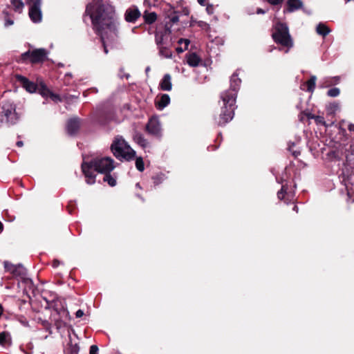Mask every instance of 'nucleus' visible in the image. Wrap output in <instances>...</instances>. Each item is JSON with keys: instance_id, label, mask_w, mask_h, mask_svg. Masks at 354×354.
I'll return each instance as SVG.
<instances>
[{"instance_id": "nucleus-32", "label": "nucleus", "mask_w": 354, "mask_h": 354, "mask_svg": "<svg viewBox=\"0 0 354 354\" xmlns=\"http://www.w3.org/2000/svg\"><path fill=\"white\" fill-rule=\"evenodd\" d=\"M16 268H17V270H16L15 272H12L13 274L16 276H22L26 274V269L23 266L19 264L16 266Z\"/></svg>"}, {"instance_id": "nucleus-17", "label": "nucleus", "mask_w": 354, "mask_h": 354, "mask_svg": "<svg viewBox=\"0 0 354 354\" xmlns=\"http://www.w3.org/2000/svg\"><path fill=\"white\" fill-rule=\"evenodd\" d=\"M302 6L303 3L301 0H288L286 10L289 12H292L300 9Z\"/></svg>"}, {"instance_id": "nucleus-21", "label": "nucleus", "mask_w": 354, "mask_h": 354, "mask_svg": "<svg viewBox=\"0 0 354 354\" xmlns=\"http://www.w3.org/2000/svg\"><path fill=\"white\" fill-rule=\"evenodd\" d=\"M317 77L315 75H311L309 80L304 84L306 86V91L313 93L315 88Z\"/></svg>"}, {"instance_id": "nucleus-43", "label": "nucleus", "mask_w": 354, "mask_h": 354, "mask_svg": "<svg viewBox=\"0 0 354 354\" xmlns=\"http://www.w3.org/2000/svg\"><path fill=\"white\" fill-rule=\"evenodd\" d=\"M265 12H266L261 8H258L257 10V14H264Z\"/></svg>"}, {"instance_id": "nucleus-51", "label": "nucleus", "mask_w": 354, "mask_h": 354, "mask_svg": "<svg viewBox=\"0 0 354 354\" xmlns=\"http://www.w3.org/2000/svg\"><path fill=\"white\" fill-rule=\"evenodd\" d=\"M149 70H150L149 67H147V68H146V72H148Z\"/></svg>"}, {"instance_id": "nucleus-6", "label": "nucleus", "mask_w": 354, "mask_h": 354, "mask_svg": "<svg viewBox=\"0 0 354 354\" xmlns=\"http://www.w3.org/2000/svg\"><path fill=\"white\" fill-rule=\"evenodd\" d=\"M48 51L45 48H37L28 50L21 54V60L24 62H29L31 64L42 63L47 59Z\"/></svg>"}, {"instance_id": "nucleus-39", "label": "nucleus", "mask_w": 354, "mask_h": 354, "mask_svg": "<svg viewBox=\"0 0 354 354\" xmlns=\"http://www.w3.org/2000/svg\"><path fill=\"white\" fill-rule=\"evenodd\" d=\"M90 354H97L98 353V347L96 345H92L90 347Z\"/></svg>"}, {"instance_id": "nucleus-33", "label": "nucleus", "mask_w": 354, "mask_h": 354, "mask_svg": "<svg viewBox=\"0 0 354 354\" xmlns=\"http://www.w3.org/2000/svg\"><path fill=\"white\" fill-rule=\"evenodd\" d=\"M4 267H5V269L7 270V271H9L11 273L12 272H16V270H17V268H16V266L15 265H13L12 263H10L7 261H5L4 262Z\"/></svg>"}, {"instance_id": "nucleus-50", "label": "nucleus", "mask_w": 354, "mask_h": 354, "mask_svg": "<svg viewBox=\"0 0 354 354\" xmlns=\"http://www.w3.org/2000/svg\"><path fill=\"white\" fill-rule=\"evenodd\" d=\"M292 153L295 157H297L299 154V152L294 151Z\"/></svg>"}, {"instance_id": "nucleus-12", "label": "nucleus", "mask_w": 354, "mask_h": 354, "mask_svg": "<svg viewBox=\"0 0 354 354\" xmlns=\"http://www.w3.org/2000/svg\"><path fill=\"white\" fill-rule=\"evenodd\" d=\"M141 15L137 6H132L129 8L124 14V19L127 22H135Z\"/></svg>"}, {"instance_id": "nucleus-38", "label": "nucleus", "mask_w": 354, "mask_h": 354, "mask_svg": "<svg viewBox=\"0 0 354 354\" xmlns=\"http://www.w3.org/2000/svg\"><path fill=\"white\" fill-rule=\"evenodd\" d=\"M339 80V77H334L333 78H326V83L328 84H333V83H337L338 81Z\"/></svg>"}, {"instance_id": "nucleus-30", "label": "nucleus", "mask_w": 354, "mask_h": 354, "mask_svg": "<svg viewBox=\"0 0 354 354\" xmlns=\"http://www.w3.org/2000/svg\"><path fill=\"white\" fill-rule=\"evenodd\" d=\"M136 167L140 171H143L145 169L144 162L142 158H137L136 160Z\"/></svg>"}, {"instance_id": "nucleus-2", "label": "nucleus", "mask_w": 354, "mask_h": 354, "mask_svg": "<svg viewBox=\"0 0 354 354\" xmlns=\"http://www.w3.org/2000/svg\"><path fill=\"white\" fill-rule=\"evenodd\" d=\"M241 80L236 72L230 78V88L221 93L222 102L221 111L216 122L219 126H223L232 120L236 109V99Z\"/></svg>"}, {"instance_id": "nucleus-44", "label": "nucleus", "mask_w": 354, "mask_h": 354, "mask_svg": "<svg viewBox=\"0 0 354 354\" xmlns=\"http://www.w3.org/2000/svg\"><path fill=\"white\" fill-rule=\"evenodd\" d=\"M348 129L351 131H354V124H350L348 125Z\"/></svg>"}, {"instance_id": "nucleus-23", "label": "nucleus", "mask_w": 354, "mask_h": 354, "mask_svg": "<svg viewBox=\"0 0 354 354\" xmlns=\"http://www.w3.org/2000/svg\"><path fill=\"white\" fill-rule=\"evenodd\" d=\"M10 343V335L7 333H1L0 334V344L6 347L7 346H9Z\"/></svg>"}, {"instance_id": "nucleus-26", "label": "nucleus", "mask_w": 354, "mask_h": 354, "mask_svg": "<svg viewBox=\"0 0 354 354\" xmlns=\"http://www.w3.org/2000/svg\"><path fill=\"white\" fill-rule=\"evenodd\" d=\"M104 182H106L111 187H114L116 185V178L113 177L109 174H105V176L103 178Z\"/></svg>"}, {"instance_id": "nucleus-13", "label": "nucleus", "mask_w": 354, "mask_h": 354, "mask_svg": "<svg viewBox=\"0 0 354 354\" xmlns=\"http://www.w3.org/2000/svg\"><path fill=\"white\" fill-rule=\"evenodd\" d=\"M17 80L22 84L23 87L29 93H34L37 90V85L32 82L29 81L26 77L18 75Z\"/></svg>"}, {"instance_id": "nucleus-29", "label": "nucleus", "mask_w": 354, "mask_h": 354, "mask_svg": "<svg viewBox=\"0 0 354 354\" xmlns=\"http://www.w3.org/2000/svg\"><path fill=\"white\" fill-rule=\"evenodd\" d=\"M41 94L45 96L50 97L53 101L60 100L59 95L53 94L48 89L44 88L41 91Z\"/></svg>"}, {"instance_id": "nucleus-18", "label": "nucleus", "mask_w": 354, "mask_h": 354, "mask_svg": "<svg viewBox=\"0 0 354 354\" xmlns=\"http://www.w3.org/2000/svg\"><path fill=\"white\" fill-rule=\"evenodd\" d=\"M170 103V97L168 94H162L159 100L156 102L158 110H162Z\"/></svg>"}, {"instance_id": "nucleus-15", "label": "nucleus", "mask_w": 354, "mask_h": 354, "mask_svg": "<svg viewBox=\"0 0 354 354\" xmlns=\"http://www.w3.org/2000/svg\"><path fill=\"white\" fill-rule=\"evenodd\" d=\"M187 63L192 67L198 66L201 62V59L195 53H187L185 56Z\"/></svg>"}, {"instance_id": "nucleus-48", "label": "nucleus", "mask_w": 354, "mask_h": 354, "mask_svg": "<svg viewBox=\"0 0 354 354\" xmlns=\"http://www.w3.org/2000/svg\"><path fill=\"white\" fill-rule=\"evenodd\" d=\"M178 21V17H173V19H172V21H173V22H176V21Z\"/></svg>"}, {"instance_id": "nucleus-8", "label": "nucleus", "mask_w": 354, "mask_h": 354, "mask_svg": "<svg viewBox=\"0 0 354 354\" xmlns=\"http://www.w3.org/2000/svg\"><path fill=\"white\" fill-rule=\"evenodd\" d=\"M29 6L28 15L34 23H39L41 21L42 13L41 10V0H25Z\"/></svg>"}, {"instance_id": "nucleus-11", "label": "nucleus", "mask_w": 354, "mask_h": 354, "mask_svg": "<svg viewBox=\"0 0 354 354\" xmlns=\"http://www.w3.org/2000/svg\"><path fill=\"white\" fill-rule=\"evenodd\" d=\"M146 130L151 135L160 136L161 126L158 119L157 118H151L146 126Z\"/></svg>"}, {"instance_id": "nucleus-37", "label": "nucleus", "mask_w": 354, "mask_h": 354, "mask_svg": "<svg viewBox=\"0 0 354 354\" xmlns=\"http://www.w3.org/2000/svg\"><path fill=\"white\" fill-rule=\"evenodd\" d=\"M264 1L268 2L269 4L272 6H279L281 5L283 0H263Z\"/></svg>"}, {"instance_id": "nucleus-16", "label": "nucleus", "mask_w": 354, "mask_h": 354, "mask_svg": "<svg viewBox=\"0 0 354 354\" xmlns=\"http://www.w3.org/2000/svg\"><path fill=\"white\" fill-rule=\"evenodd\" d=\"M160 88L162 91H169L172 88L171 77L169 74H165L160 82Z\"/></svg>"}, {"instance_id": "nucleus-9", "label": "nucleus", "mask_w": 354, "mask_h": 354, "mask_svg": "<svg viewBox=\"0 0 354 354\" xmlns=\"http://www.w3.org/2000/svg\"><path fill=\"white\" fill-rule=\"evenodd\" d=\"M3 116L10 124H15L19 120V115L15 111V106L12 104L5 103L3 105Z\"/></svg>"}, {"instance_id": "nucleus-14", "label": "nucleus", "mask_w": 354, "mask_h": 354, "mask_svg": "<svg viewBox=\"0 0 354 354\" xmlns=\"http://www.w3.org/2000/svg\"><path fill=\"white\" fill-rule=\"evenodd\" d=\"M80 120L77 118H73L68 121L66 125V130L69 135H75L80 128Z\"/></svg>"}, {"instance_id": "nucleus-25", "label": "nucleus", "mask_w": 354, "mask_h": 354, "mask_svg": "<svg viewBox=\"0 0 354 354\" xmlns=\"http://www.w3.org/2000/svg\"><path fill=\"white\" fill-rule=\"evenodd\" d=\"M178 43L180 45H182L183 44L185 46L184 48L179 46V47H177L176 49L178 53H181L187 48L190 41L187 39H180L178 40Z\"/></svg>"}, {"instance_id": "nucleus-47", "label": "nucleus", "mask_w": 354, "mask_h": 354, "mask_svg": "<svg viewBox=\"0 0 354 354\" xmlns=\"http://www.w3.org/2000/svg\"><path fill=\"white\" fill-rule=\"evenodd\" d=\"M3 224L0 222V233L3 231Z\"/></svg>"}, {"instance_id": "nucleus-3", "label": "nucleus", "mask_w": 354, "mask_h": 354, "mask_svg": "<svg viewBox=\"0 0 354 354\" xmlns=\"http://www.w3.org/2000/svg\"><path fill=\"white\" fill-rule=\"evenodd\" d=\"M114 160L110 157L96 158L90 162H84L82 164V170L84 173L86 182L88 185H93L95 182V171L102 174H109L115 167Z\"/></svg>"}, {"instance_id": "nucleus-24", "label": "nucleus", "mask_w": 354, "mask_h": 354, "mask_svg": "<svg viewBox=\"0 0 354 354\" xmlns=\"http://www.w3.org/2000/svg\"><path fill=\"white\" fill-rule=\"evenodd\" d=\"M11 4L15 12L18 13H21L22 12L24 7L22 0H11Z\"/></svg>"}, {"instance_id": "nucleus-36", "label": "nucleus", "mask_w": 354, "mask_h": 354, "mask_svg": "<svg viewBox=\"0 0 354 354\" xmlns=\"http://www.w3.org/2000/svg\"><path fill=\"white\" fill-rule=\"evenodd\" d=\"M286 193V188L284 185H282L281 189L277 192V197L279 200H282L284 198L285 194Z\"/></svg>"}, {"instance_id": "nucleus-10", "label": "nucleus", "mask_w": 354, "mask_h": 354, "mask_svg": "<svg viewBox=\"0 0 354 354\" xmlns=\"http://www.w3.org/2000/svg\"><path fill=\"white\" fill-rule=\"evenodd\" d=\"M155 37L158 47L163 45H172L171 32L168 29L157 31Z\"/></svg>"}, {"instance_id": "nucleus-31", "label": "nucleus", "mask_w": 354, "mask_h": 354, "mask_svg": "<svg viewBox=\"0 0 354 354\" xmlns=\"http://www.w3.org/2000/svg\"><path fill=\"white\" fill-rule=\"evenodd\" d=\"M3 14L4 15L5 18V22H4V26L8 27L14 24V21L12 19H11L9 16L7 11L4 10L3 11Z\"/></svg>"}, {"instance_id": "nucleus-46", "label": "nucleus", "mask_w": 354, "mask_h": 354, "mask_svg": "<svg viewBox=\"0 0 354 354\" xmlns=\"http://www.w3.org/2000/svg\"><path fill=\"white\" fill-rule=\"evenodd\" d=\"M205 0H198V2L200 5L204 6L205 5Z\"/></svg>"}, {"instance_id": "nucleus-42", "label": "nucleus", "mask_w": 354, "mask_h": 354, "mask_svg": "<svg viewBox=\"0 0 354 354\" xmlns=\"http://www.w3.org/2000/svg\"><path fill=\"white\" fill-rule=\"evenodd\" d=\"M59 264V261L58 260H54L53 262V266L54 268H57Z\"/></svg>"}, {"instance_id": "nucleus-7", "label": "nucleus", "mask_w": 354, "mask_h": 354, "mask_svg": "<svg viewBox=\"0 0 354 354\" xmlns=\"http://www.w3.org/2000/svg\"><path fill=\"white\" fill-rule=\"evenodd\" d=\"M52 317L57 330L66 327L70 320L68 311L63 307L59 310L55 309Z\"/></svg>"}, {"instance_id": "nucleus-5", "label": "nucleus", "mask_w": 354, "mask_h": 354, "mask_svg": "<svg viewBox=\"0 0 354 354\" xmlns=\"http://www.w3.org/2000/svg\"><path fill=\"white\" fill-rule=\"evenodd\" d=\"M272 38L276 43L288 48L286 53H288V49L292 48L293 46L292 41L289 34L288 28L284 24H276L272 33Z\"/></svg>"}, {"instance_id": "nucleus-49", "label": "nucleus", "mask_w": 354, "mask_h": 354, "mask_svg": "<svg viewBox=\"0 0 354 354\" xmlns=\"http://www.w3.org/2000/svg\"><path fill=\"white\" fill-rule=\"evenodd\" d=\"M293 210H294V211H295L296 212H298V207H297V206L295 205V206L293 207Z\"/></svg>"}, {"instance_id": "nucleus-22", "label": "nucleus", "mask_w": 354, "mask_h": 354, "mask_svg": "<svg viewBox=\"0 0 354 354\" xmlns=\"http://www.w3.org/2000/svg\"><path fill=\"white\" fill-rule=\"evenodd\" d=\"M316 31L317 34L326 37L330 32L329 28L324 24H319L317 26Z\"/></svg>"}, {"instance_id": "nucleus-34", "label": "nucleus", "mask_w": 354, "mask_h": 354, "mask_svg": "<svg viewBox=\"0 0 354 354\" xmlns=\"http://www.w3.org/2000/svg\"><path fill=\"white\" fill-rule=\"evenodd\" d=\"M340 91L338 88H332L327 92V95L330 97H337L339 95Z\"/></svg>"}, {"instance_id": "nucleus-4", "label": "nucleus", "mask_w": 354, "mask_h": 354, "mask_svg": "<svg viewBox=\"0 0 354 354\" xmlns=\"http://www.w3.org/2000/svg\"><path fill=\"white\" fill-rule=\"evenodd\" d=\"M111 150L115 157L120 160L130 161L136 156V151L120 136L114 138L111 145Z\"/></svg>"}, {"instance_id": "nucleus-20", "label": "nucleus", "mask_w": 354, "mask_h": 354, "mask_svg": "<svg viewBox=\"0 0 354 354\" xmlns=\"http://www.w3.org/2000/svg\"><path fill=\"white\" fill-rule=\"evenodd\" d=\"M133 140L140 146L143 148H145L148 145V142L147 140L144 138V136L140 133H135L133 136Z\"/></svg>"}, {"instance_id": "nucleus-45", "label": "nucleus", "mask_w": 354, "mask_h": 354, "mask_svg": "<svg viewBox=\"0 0 354 354\" xmlns=\"http://www.w3.org/2000/svg\"><path fill=\"white\" fill-rule=\"evenodd\" d=\"M24 145L23 142L22 141H18L17 142V145L19 147H22Z\"/></svg>"}, {"instance_id": "nucleus-27", "label": "nucleus", "mask_w": 354, "mask_h": 354, "mask_svg": "<svg viewBox=\"0 0 354 354\" xmlns=\"http://www.w3.org/2000/svg\"><path fill=\"white\" fill-rule=\"evenodd\" d=\"M144 18H145V21L147 23V24H152L153 23L156 19H157V15L155 12H149V13H145L144 15Z\"/></svg>"}, {"instance_id": "nucleus-1", "label": "nucleus", "mask_w": 354, "mask_h": 354, "mask_svg": "<svg viewBox=\"0 0 354 354\" xmlns=\"http://www.w3.org/2000/svg\"><path fill=\"white\" fill-rule=\"evenodd\" d=\"M94 4L86 6V13L90 16L92 24L104 46V51L108 53L107 45L113 42L118 37V23L115 9L109 3H102L101 0H93Z\"/></svg>"}, {"instance_id": "nucleus-41", "label": "nucleus", "mask_w": 354, "mask_h": 354, "mask_svg": "<svg viewBox=\"0 0 354 354\" xmlns=\"http://www.w3.org/2000/svg\"><path fill=\"white\" fill-rule=\"evenodd\" d=\"M75 315L77 317H82L83 315H84V312L83 310H78L76 313H75Z\"/></svg>"}, {"instance_id": "nucleus-40", "label": "nucleus", "mask_w": 354, "mask_h": 354, "mask_svg": "<svg viewBox=\"0 0 354 354\" xmlns=\"http://www.w3.org/2000/svg\"><path fill=\"white\" fill-rule=\"evenodd\" d=\"M206 10L208 14L211 15L214 12V7L212 5H209L207 6L206 8Z\"/></svg>"}, {"instance_id": "nucleus-35", "label": "nucleus", "mask_w": 354, "mask_h": 354, "mask_svg": "<svg viewBox=\"0 0 354 354\" xmlns=\"http://www.w3.org/2000/svg\"><path fill=\"white\" fill-rule=\"evenodd\" d=\"M311 118L315 119V122L317 124H320L322 125L326 126L324 117L319 116V115H313Z\"/></svg>"}, {"instance_id": "nucleus-19", "label": "nucleus", "mask_w": 354, "mask_h": 354, "mask_svg": "<svg viewBox=\"0 0 354 354\" xmlns=\"http://www.w3.org/2000/svg\"><path fill=\"white\" fill-rule=\"evenodd\" d=\"M171 45H163L158 47L159 50V55L165 58H171L172 52L170 50Z\"/></svg>"}, {"instance_id": "nucleus-28", "label": "nucleus", "mask_w": 354, "mask_h": 354, "mask_svg": "<svg viewBox=\"0 0 354 354\" xmlns=\"http://www.w3.org/2000/svg\"><path fill=\"white\" fill-rule=\"evenodd\" d=\"M339 109V105L337 103H332L327 106L326 111L328 115H333Z\"/></svg>"}]
</instances>
